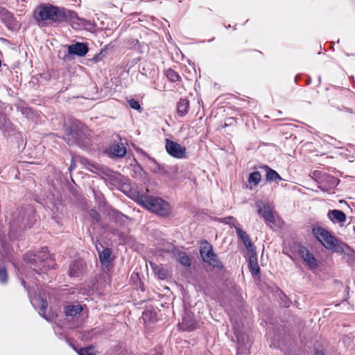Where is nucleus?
I'll list each match as a JSON object with an SVG mask.
<instances>
[{
  "mask_svg": "<svg viewBox=\"0 0 355 355\" xmlns=\"http://www.w3.org/2000/svg\"><path fill=\"white\" fill-rule=\"evenodd\" d=\"M24 260L29 263L33 271L40 275H48L46 271L55 268L56 263L51 254H49L48 248L44 247L37 253H27L24 256Z\"/></svg>",
  "mask_w": 355,
  "mask_h": 355,
  "instance_id": "f257e3e1",
  "label": "nucleus"
},
{
  "mask_svg": "<svg viewBox=\"0 0 355 355\" xmlns=\"http://www.w3.org/2000/svg\"><path fill=\"white\" fill-rule=\"evenodd\" d=\"M134 199L144 208L160 216H168L171 212L169 203L159 197L144 195L135 191Z\"/></svg>",
  "mask_w": 355,
  "mask_h": 355,
  "instance_id": "f03ea898",
  "label": "nucleus"
},
{
  "mask_svg": "<svg viewBox=\"0 0 355 355\" xmlns=\"http://www.w3.org/2000/svg\"><path fill=\"white\" fill-rule=\"evenodd\" d=\"M66 141L69 145H78L80 147H87L90 144L91 131L78 120L71 121L66 128Z\"/></svg>",
  "mask_w": 355,
  "mask_h": 355,
  "instance_id": "7ed1b4c3",
  "label": "nucleus"
},
{
  "mask_svg": "<svg viewBox=\"0 0 355 355\" xmlns=\"http://www.w3.org/2000/svg\"><path fill=\"white\" fill-rule=\"evenodd\" d=\"M35 210L33 207L27 205L17 210L10 223L12 230L31 228L36 222Z\"/></svg>",
  "mask_w": 355,
  "mask_h": 355,
  "instance_id": "20e7f679",
  "label": "nucleus"
},
{
  "mask_svg": "<svg viewBox=\"0 0 355 355\" xmlns=\"http://www.w3.org/2000/svg\"><path fill=\"white\" fill-rule=\"evenodd\" d=\"M314 237L327 250L335 252L343 242L334 236L329 230L321 226L313 227L311 230Z\"/></svg>",
  "mask_w": 355,
  "mask_h": 355,
  "instance_id": "39448f33",
  "label": "nucleus"
},
{
  "mask_svg": "<svg viewBox=\"0 0 355 355\" xmlns=\"http://www.w3.org/2000/svg\"><path fill=\"white\" fill-rule=\"evenodd\" d=\"M51 24H70V21L76 17V12L75 11L67 9L64 7H59L51 4Z\"/></svg>",
  "mask_w": 355,
  "mask_h": 355,
  "instance_id": "423d86ee",
  "label": "nucleus"
},
{
  "mask_svg": "<svg viewBox=\"0 0 355 355\" xmlns=\"http://www.w3.org/2000/svg\"><path fill=\"white\" fill-rule=\"evenodd\" d=\"M21 282L23 286L28 292L30 301L32 305L34 306L35 309H37L39 311V313L41 316H42L46 320H49V318L45 315L46 309H47L48 306L46 300L42 297L40 295H35L34 296H31L30 291L28 289V287L26 286V282L22 279Z\"/></svg>",
  "mask_w": 355,
  "mask_h": 355,
  "instance_id": "0eeeda50",
  "label": "nucleus"
},
{
  "mask_svg": "<svg viewBox=\"0 0 355 355\" xmlns=\"http://www.w3.org/2000/svg\"><path fill=\"white\" fill-rule=\"evenodd\" d=\"M51 4L42 3L36 7L33 12V17L35 21L40 24L41 22L51 21Z\"/></svg>",
  "mask_w": 355,
  "mask_h": 355,
  "instance_id": "6e6552de",
  "label": "nucleus"
},
{
  "mask_svg": "<svg viewBox=\"0 0 355 355\" xmlns=\"http://www.w3.org/2000/svg\"><path fill=\"white\" fill-rule=\"evenodd\" d=\"M165 148L166 152L173 157L176 159L186 157V148L181 146L178 143L169 139H166L165 140Z\"/></svg>",
  "mask_w": 355,
  "mask_h": 355,
  "instance_id": "1a4fd4ad",
  "label": "nucleus"
},
{
  "mask_svg": "<svg viewBox=\"0 0 355 355\" xmlns=\"http://www.w3.org/2000/svg\"><path fill=\"white\" fill-rule=\"evenodd\" d=\"M257 214L261 216L266 223L275 224V218L273 214L272 208L268 203L259 200L256 202Z\"/></svg>",
  "mask_w": 355,
  "mask_h": 355,
  "instance_id": "9d476101",
  "label": "nucleus"
},
{
  "mask_svg": "<svg viewBox=\"0 0 355 355\" xmlns=\"http://www.w3.org/2000/svg\"><path fill=\"white\" fill-rule=\"evenodd\" d=\"M0 19L10 30L16 31L20 28L21 24L15 17L13 13L4 8H0Z\"/></svg>",
  "mask_w": 355,
  "mask_h": 355,
  "instance_id": "9b49d317",
  "label": "nucleus"
},
{
  "mask_svg": "<svg viewBox=\"0 0 355 355\" xmlns=\"http://www.w3.org/2000/svg\"><path fill=\"white\" fill-rule=\"evenodd\" d=\"M69 24H71V27L73 29L78 30L84 28L90 32L94 31L96 28V24L94 23V21L80 18L78 16L77 13L76 17L73 18L71 21H70Z\"/></svg>",
  "mask_w": 355,
  "mask_h": 355,
  "instance_id": "f8f14e48",
  "label": "nucleus"
},
{
  "mask_svg": "<svg viewBox=\"0 0 355 355\" xmlns=\"http://www.w3.org/2000/svg\"><path fill=\"white\" fill-rule=\"evenodd\" d=\"M338 181L336 178L324 173L320 177L318 187L324 191H327L335 188L338 185Z\"/></svg>",
  "mask_w": 355,
  "mask_h": 355,
  "instance_id": "ddd939ff",
  "label": "nucleus"
},
{
  "mask_svg": "<svg viewBox=\"0 0 355 355\" xmlns=\"http://www.w3.org/2000/svg\"><path fill=\"white\" fill-rule=\"evenodd\" d=\"M299 254L311 270H314L318 268V263L317 259L306 247H300Z\"/></svg>",
  "mask_w": 355,
  "mask_h": 355,
  "instance_id": "4468645a",
  "label": "nucleus"
},
{
  "mask_svg": "<svg viewBox=\"0 0 355 355\" xmlns=\"http://www.w3.org/2000/svg\"><path fill=\"white\" fill-rule=\"evenodd\" d=\"M178 326L182 331H191L197 328L198 324L193 318V314L185 313L182 316V322H179Z\"/></svg>",
  "mask_w": 355,
  "mask_h": 355,
  "instance_id": "2eb2a0df",
  "label": "nucleus"
},
{
  "mask_svg": "<svg viewBox=\"0 0 355 355\" xmlns=\"http://www.w3.org/2000/svg\"><path fill=\"white\" fill-rule=\"evenodd\" d=\"M237 337V354L238 355L248 354L250 348V341L247 334H239Z\"/></svg>",
  "mask_w": 355,
  "mask_h": 355,
  "instance_id": "dca6fc26",
  "label": "nucleus"
},
{
  "mask_svg": "<svg viewBox=\"0 0 355 355\" xmlns=\"http://www.w3.org/2000/svg\"><path fill=\"white\" fill-rule=\"evenodd\" d=\"M89 51V47L87 43L76 42L68 46V53L70 55H75L78 57H83Z\"/></svg>",
  "mask_w": 355,
  "mask_h": 355,
  "instance_id": "f3484780",
  "label": "nucleus"
},
{
  "mask_svg": "<svg viewBox=\"0 0 355 355\" xmlns=\"http://www.w3.org/2000/svg\"><path fill=\"white\" fill-rule=\"evenodd\" d=\"M85 271V263L82 260H75L70 265L69 275L71 277H79Z\"/></svg>",
  "mask_w": 355,
  "mask_h": 355,
  "instance_id": "a211bd4d",
  "label": "nucleus"
},
{
  "mask_svg": "<svg viewBox=\"0 0 355 355\" xmlns=\"http://www.w3.org/2000/svg\"><path fill=\"white\" fill-rule=\"evenodd\" d=\"M249 257V268L253 276L259 275L260 273V268L258 264L256 250H250L248 251Z\"/></svg>",
  "mask_w": 355,
  "mask_h": 355,
  "instance_id": "6ab92c4d",
  "label": "nucleus"
},
{
  "mask_svg": "<svg viewBox=\"0 0 355 355\" xmlns=\"http://www.w3.org/2000/svg\"><path fill=\"white\" fill-rule=\"evenodd\" d=\"M335 252L343 255V257L347 261L355 260V251L343 242L340 244Z\"/></svg>",
  "mask_w": 355,
  "mask_h": 355,
  "instance_id": "aec40b11",
  "label": "nucleus"
},
{
  "mask_svg": "<svg viewBox=\"0 0 355 355\" xmlns=\"http://www.w3.org/2000/svg\"><path fill=\"white\" fill-rule=\"evenodd\" d=\"M199 252L202 261L210 259L216 254L213 246L207 241L201 242Z\"/></svg>",
  "mask_w": 355,
  "mask_h": 355,
  "instance_id": "412c9836",
  "label": "nucleus"
},
{
  "mask_svg": "<svg viewBox=\"0 0 355 355\" xmlns=\"http://www.w3.org/2000/svg\"><path fill=\"white\" fill-rule=\"evenodd\" d=\"M327 217L333 223H343L346 220L345 214L339 209L329 210L327 213Z\"/></svg>",
  "mask_w": 355,
  "mask_h": 355,
  "instance_id": "4be33fe9",
  "label": "nucleus"
},
{
  "mask_svg": "<svg viewBox=\"0 0 355 355\" xmlns=\"http://www.w3.org/2000/svg\"><path fill=\"white\" fill-rule=\"evenodd\" d=\"M236 232L239 239L243 243L248 251L255 249L249 235L240 227H236Z\"/></svg>",
  "mask_w": 355,
  "mask_h": 355,
  "instance_id": "5701e85b",
  "label": "nucleus"
},
{
  "mask_svg": "<svg viewBox=\"0 0 355 355\" xmlns=\"http://www.w3.org/2000/svg\"><path fill=\"white\" fill-rule=\"evenodd\" d=\"M110 155L112 157H123L126 154V148L123 144H113L110 148Z\"/></svg>",
  "mask_w": 355,
  "mask_h": 355,
  "instance_id": "b1692460",
  "label": "nucleus"
},
{
  "mask_svg": "<svg viewBox=\"0 0 355 355\" xmlns=\"http://www.w3.org/2000/svg\"><path fill=\"white\" fill-rule=\"evenodd\" d=\"M189 101L186 98H181L177 103V113L179 116H184L189 111Z\"/></svg>",
  "mask_w": 355,
  "mask_h": 355,
  "instance_id": "393cba45",
  "label": "nucleus"
},
{
  "mask_svg": "<svg viewBox=\"0 0 355 355\" xmlns=\"http://www.w3.org/2000/svg\"><path fill=\"white\" fill-rule=\"evenodd\" d=\"M261 168L264 169L266 171V179L268 182H273L275 180H282L281 176L278 174V173L270 168L268 165H263L260 166Z\"/></svg>",
  "mask_w": 355,
  "mask_h": 355,
  "instance_id": "a878e982",
  "label": "nucleus"
},
{
  "mask_svg": "<svg viewBox=\"0 0 355 355\" xmlns=\"http://www.w3.org/2000/svg\"><path fill=\"white\" fill-rule=\"evenodd\" d=\"M203 261L218 270L221 271L224 270V266L216 254L213 257L203 260Z\"/></svg>",
  "mask_w": 355,
  "mask_h": 355,
  "instance_id": "bb28decb",
  "label": "nucleus"
},
{
  "mask_svg": "<svg viewBox=\"0 0 355 355\" xmlns=\"http://www.w3.org/2000/svg\"><path fill=\"white\" fill-rule=\"evenodd\" d=\"M98 256L101 263L105 266H109L110 263L111 250L109 248H105L102 251L98 250Z\"/></svg>",
  "mask_w": 355,
  "mask_h": 355,
  "instance_id": "cd10ccee",
  "label": "nucleus"
},
{
  "mask_svg": "<svg viewBox=\"0 0 355 355\" xmlns=\"http://www.w3.org/2000/svg\"><path fill=\"white\" fill-rule=\"evenodd\" d=\"M83 310V307L79 304H72L66 306L64 309V313L67 316H75L80 313Z\"/></svg>",
  "mask_w": 355,
  "mask_h": 355,
  "instance_id": "c85d7f7f",
  "label": "nucleus"
},
{
  "mask_svg": "<svg viewBox=\"0 0 355 355\" xmlns=\"http://www.w3.org/2000/svg\"><path fill=\"white\" fill-rule=\"evenodd\" d=\"M177 260L184 266L189 267L191 266V259L186 252L178 251L175 254Z\"/></svg>",
  "mask_w": 355,
  "mask_h": 355,
  "instance_id": "c756f323",
  "label": "nucleus"
},
{
  "mask_svg": "<svg viewBox=\"0 0 355 355\" xmlns=\"http://www.w3.org/2000/svg\"><path fill=\"white\" fill-rule=\"evenodd\" d=\"M151 266L158 279L164 280L168 277V272L167 269L152 263Z\"/></svg>",
  "mask_w": 355,
  "mask_h": 355,
  "instance_id": "7c9ffc66",
  "label": "nucleus"
},
{
  "mask_svg": "<svg viewBox=\"0 0 355 355\" xmlns=\"http://www.w3.org/2000/svg\"><path fill=\"white\" fill-rule=\"evenodd\" d=\"M165 176L171 180H174L178 173L179 168L177 165L168 166L166 168Z\"/></svg>",
  "mask_w": 355,
  "mask_h": 355,
  "instance_id": "2f4dec72",
  "label": "nucleus"
},
{
  "mask_svg": "<svg viewBox=\"0 0 355 355\" xmlns=\"http://www.w3.org/2000/svg\"><path fill=\"white\" fill-rule=\"evenodd\" d=\"M110 214L113 218V220L120 225L123 224L125 222L124 218H127L126 216H125L121 212L114 209H112L110 210Z\"/></svg>",
  "mask_w": 355,
  "mask_h": 355,
  "instance_id": "473e14b6",
  "label": "nucleus"
},
{
  "mask_svg": "<svg viewBox=\"0 0 355 355\" xmlns=\"http://www.w3.org/2000/svg\"><path fill=\"white\" fill-rule=\"evenodd\" d=\"M67 342L69 343L70 347H71L78 354V355H94L93 352V347L92 346L78 349L72 343H69L68 340H67Z\"/></svg>",
  "mask_w": 355,
  "mask_h": 355,
  "instance_id": "72a5a7b5",
  "label": "nucleus"
},
{
  "mask_svg": "<svg viewBox=\"0 0 355 355\" xmlns=\"http://www.w3.org/2000/svg\"><path fill=\"white\" fill-rule=\"evenodd\" d=\"M166 76L171 82H177L180 79V75L173 69H168L166 71Z\"/></svg>",
  "mask_w": 355,
  "mask_h": 355,
  "instance_id": "f704fd0d",
  "label": "nucleus"
},
{
  "mask_svg": "<svg viewBox=\"0 0 355 355\" xmlns=\"http://www.w3.org/2000/svg\"><path fill=\"white\" fill-rule=\"evenodd\" d=\"M261 173L259 171H254L250 174L248 182L250 184L257 185L261 181Z\"/></svg>",
  "mask_w": 355,
  "mask_h": 355,
  "instance_id": "c9c22d12",
  "label": "nucleus"
},
{
  "mask_svg": "<svg viewBox=\"0 0 355 355\" xmlns=\"http://www.w3.org/2000/svg\"><path fill=\"white\" fill-rule=\"evenodd\" d=\"M8 282V272L6 267L0 263V283L2 284H6Z\"/></svg>",
  "mask_w": 355,
  "mask_h": 355,
  "instance_id": "e433bc0d",
  "label": "nucleus"
},
{
  "mask_svg": "<svg viewBox=\"0 0 355 355\" xmlns=\"http://www.w3.org/2000/svg\"><path fill=\"white\" fill-rule=\"evenodd\" d=\"M17 110H19L26 117L31 116V115L33 113V111L31 107L26 106H18Z\"/></svg>",
  "mask_w": 355,
  "mask_h": 355,
  "instance_id": "4c0bfd02",
  "label": "nucleus"
},
{
  "mask_svg": "<svg viewBox=\"0 0 355 355\" xmlns=\"http://www.w3.org/2000/svg\"><path fill=\"white\" fill-rule=\"evenodd\" d=\"M139 40L135 38H129L126 40L128 48L132 49H137L139 47Z\"/></svg>",
  "mask_w": 355,
  "mask_h": 355,
  "instance_id": "58836bf2",
  "label": "nucleus"
},
{
  "mask_svg": "<svg viewBox=\"0 0 355 355\" xmlns=\"http://www.w3.org/2000/svg\"><path fill=\"white\" fill-rule=\"evenodd\" d=\"M221 221L225 224H228L233 225L235 228L236 227H239L237 225V221L233 216H228L221 219Z\"/></svg>",
  "mask_w": 355,
  "mask_h": 355,
  "instance_id": "ea45409f",
  "label": "nucleus"
},
{
  "mask_svg": "<svg viewBox=\"0 0 355 355\" xmlns=\"http://www.w3.org/2000/svg\"><path fill=\"white\" fill-rule=\"evenodd\" d=\"M166 166L167 165L156 163V168L154 169V172L165 176Z\"/></svg>",
  "mask_w": 355,
  "mask_h": 355,
  "instance_id": "a19ab883",
  "label": "nucleus"
},
{
  "mask_svg": "<svg viewBox=\"0 0 355 355\" xmlns=\"http://www.w3.org/2000/svg\"><path fill=\"white\" fill-rule=\"evenodd\" d=\"M128 102L129 106L132 109L135 110H141V105H140L139 101L132 98V99L129 100Z\"/></svg>",
  "mask_w": 355,
  "mask_h": 355,
  "instance_id": "79ce46f5",
  "label": "nucleus"
},
{
  "mask_svg": "<svg viewBox=\"0 0 355 355\" xmlns=\"http://www.w3.org/2000/svg\"><path fill=\"white\" fill-rule=\"evenodd\" d=\"M89 215L94 223H97L101 220V216L96 211L91 210Z\"/></svg>",
  "mask_w": 355,
  "mask_h": 355,
  "instance_id": "37998d69",
  "label": "nucleus"
},
{
  "mask_svg": "<svg viewBox=\"0 0 355 355\" xmlns=\"http://www.w3.org/2000/svg\"><path fill=\"white\" fill-rule=\"evenodd\" d=\"M105 175L110 181L117 182V174L114 173L113 171H107L106 173H105Z\"/></svg>",
  "mask_w": 355,
  "mask_h": 355,
  "instance_id": "c03bdc74",
  "label": "nucleus"
},
{
  "mask_svg": "<svg viewBox=\"0 0 355 355\" xmlns=\"http://www.w3.org/2000/svg\"><path fill=\"white\" fill-rule=\"evenodd\" d=\"M291 302L287 298L285 295H283V297H281V304L284 307H288L290 306Z\"/></svg>",
  "mask_w": 355,
  "mask_h": 355,
  "instance_id": "a18cd8bd",
  "label": "nucleus"
},
{
  "mask_svg": "<svg viewBox=\"0 0 355 355\" xmlns=\"http://www.w3.org/2000/svg\"><path fill=\"white\" fill-rule=\"evenodd\" d=\"M6 125V116L0 112V128H4Z\"/></svg>",
  "mask_w": 355,
  "mask_h": 355,
  "instance_id": "49530a36",
  "label": "nucleus"
},
{
  "mask_svg": "<svg viewBox=\"0 0 355 355\" xmlns=\"http://www.w3.org/2000/svg\"><path fill=\"white\" fill-rule=\"evenodd\" d=\"M103 51H101L98 54H96L94 56L92 60L94 62H98L101 61L103 59Z\"/></svg>",
  "mask_w": 355,
  "mask_h": 355,
  "instance_id": "de8ad7c7",
  "label": "nucleus"
},
{
  "mask_svg": "<svg viewBox=\"0 0 355 355\" xmlns=\"http://www.w3.org/2000/svg\"><path fill=\"white\" fill-rule=\"evenodd\" d=\"M150 355H162V351L160 347L155 348L153 351L150 352Z\"/></svg>",
  "mask_w": 355,
  "mask_h": 355,
  "instance_id": "09e8293b",
  "label": "nucleus"
},
{
  "mask_svg": "<svg viewBox=\"0 0 355 355\" xmlns=\"http://www.w3.org/2000/svg\"><path fill=\"white\" fill-rule=\"evenodd\" d=\"M92 239L93 243L96 245V248L97 251L98 252V250H100L98 247H99V245H101V243L99 242L98 239H97L95 241H94V239L93 237Z\"/></svg>",
  "mask_w": 355,
  "mask_h": 355,
  "instance_id": "8fccbe9b",
  "label": "nucleus"
},
{
  "mask_svg": "<svg viewBox=\"0 0 355 355\" xmlns=\"http://www.w3.org/2000/svg\"><path fill=\"white\" fill-rule=\"evenodd\" d=\"M92 239L93 243L96 245V248L97 251L98 252V250H100L98 247H99V245H101V243L99 242L98 239H97L95 241H94V239L93 237Z\"/></svg>",
  "mask_w": 355,
  "mask_h": 355,
  "instance_id": "3c124183",
  "label": "nucleus"
},
{
  "mask_svg": "<svg viewBox=\"0 0 355 355\" xmlns=\"http://www.w3.org/2000/svg\"><path fill=\"white\" fill-rule=\"evenodd\" d=\"M94 195H95V198L96 200H98L99 201L103 199V194L101 192H96V193H94Z\"/></svg>",
  "mask_w": 355,
  "mask_h": 355,
  "instance_id": "603ef678",
  "label": "nucleus"
},
{
  "mask_svg": "<svg viewBox=\"0 0 355 355\" xmlns=\"http://www.w3.org/2000/svg\"><path fill=\"white\" fill-rule=\"evenodd\" d=\"M75 167H76V164H75L73 159H72L70 166L69 167V170L72 171L73 169L75 168Z\"/></svg>",
  "mask_w": 355,
  "mask_h": 355,
  "instance_id": "864d4df0",
  "label": "nucleus"
},
{
  "mask_svg": "<svg viewBox=\"0 0 355 355\" xmlns=\"http://www.w3.org/2000/svg\"><path fill=\"white\" fill-rule=\"evenodd\" d=\"M315 355H324L322 351L316 350L315 352Z\"/></svg>",
  "mask_w": 355,
  "mask_h": 355,
  "instance_id": "5fc2aeb1",
  "label": "nucleus"
},
{
  "mask_svg": "<svg viewBox=\"0 0 355 355\" xmlns=\"http://www.w3.org/2000/svg\"><path fill=\"white\" fill-rule=\"evenodd\" d=\"M42 278H43V279H44V280H45V281H46V280H48V279H49V278H46L45 277H42Z\"/></svg>",
  "mask_w": 355,
  "mask_h": 355,
  "instance_id": "6e6d98bb",
  "label": "nucleus"
},
{
  "mask_svg": "<svg viewBox=\"0 0 355 355\" xmlns=\"http://www.w3.org/2000/svg\"><path fill=\"white\" fill-rule=\"evenodd\" d=\"M285 355H296V354H285Z\"/></svg>",
  "mask_w": 355,
  "mask_h": 355,
  "instance_id": "4d7b16f0",
  "label": "nucleus"
}]
</instances>
